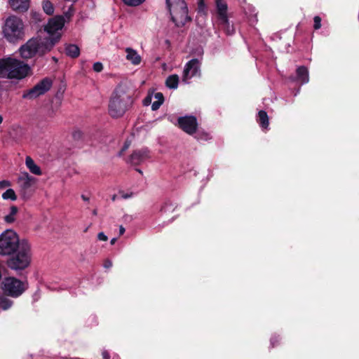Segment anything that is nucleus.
<instances>
[{
    "label": "nucleus",
    "instance_id": "f257e3e1",
    "mask_svg": "<svg viewBox=\"0 0 359 359\" xmlns=\"http://www.w3.org/2000/svg\"><path fill=\"white\" fill-rule=\"evenodd\" d=\"M63 27V18L55 16L50 18L44 26V30L48 36L43 37L39 35L29 39L20 47L18 52L20 57L27 60L36 55L42 56L50 52L61 39Z\"/></svg>",
    "mask_w": 359,
    "mask_h": 359
},
{
    "label": "nucleus",
    "instance_id": "f03ea898",
    "mask_svg": "<svg viewBox=\"0 0 359 359\" xmlns=\"http://www.w3.org/2000/svg\"><path fill=\"white\" fill-rule=\"evenodd\" d=\"M134 90L128 83H121L113 91L109 102V114L112 118H119L131 107Z\"/></svg>",
    "mask_w": 359,
    "mask_h": 359
},
{
    "label": "nucleus",
    "instance_id": "7ed1b4c3",
    "mask_svg": "<svg viewBox=\"0 0 359 359\" xmlns=\"http://www.w3.org/2000/svg\"><path fill=\"white\" fill-rule=\"evenodd\" d=\"M31 70L24 62L12 57L0 59V78L20 80L25 78Z\"/></svg>",
    "mask_w": 359,
    "mask_h": 359
},
{
    "label": "nucleus",
    "instance_id": "20e7f679",
    "mask_svg": "<svg viewBox=\"0 0 359 359\" xmlns=\"http://www.w3.org/2000/svg\"><path fill=\"white\" fill-rule=\"evenodd\" d=\"M3 34L9 43H16L23 40L26 34L23 20L13 15L8 17L3 26Z\"/></svg>",
    "mask_w": 359,
    "mask_h": 359
},
{
    "label": "nucleus",
    "instance_id": "39448f33",
    "mask_svg": "<svg viewBox=\"0 0 359 359\" xmlns=\"http://www.w3.org/2000/svg\"><path fill=\"white\" fill-rule=\"evenodd\" d=\"M8 261V266L11 269L23 270L29 266L32 259L31 245L27 240L20 241L19 248Z\"/></svg>",
    "mask_w": 359,
    "mask_h": 359
},
{
    "label": "nucleus",
    "instance_id": "423d86ee",
    "mask_svg": "<svg viewBox=\"0 0 359 359\" xmlns=\"http://www.w3.org/2000/svg\"><path fill=\"white\" fill-rule=\"evenodd\" d=\"M20 241L18 234L11 229L4 231L0 235V255H11L19 248Z\"/></svg>",
    "mask_w": 359,
    "mask_h": 359
},
{
    "label": "nucleus",
    "instance_id": "0eeeda50",
    "mask_svg": "<svg viewBox=\"0 0 359 359\" xmlns=\"http://www.w3.org/2000/svg\"><path fill=\"white\" fill-rule=\"evenodd\" d=\"M27 288V283L13 277L6 278L3 281V290L5 294L12 297L20 296Z\"/></svg>",
    "mask_w": 359,
    "mask_h": 359
},
{
    "label": "nucleus",
    "instance_id": "6e6552de",
    "mask_svg": "<svg viewBox=\"0 0 359 359\" xmlns=\"http://www.w3.org/2000/svg\"><path fill=\"white\" fill-rule=\"evenodd\" d=\"M52 85V79L46 77L37 83L33 88L25 91L22 94V98L27 100L36 99L48 92L51 88Z\"/></svg>",
    "mask_w": 359,
    "mask_h": 359
},
{
    "label": "nucleus",
    "instance_id": "1a4fd4ad",
    "mask_svg": "<svg viewBox=\"0 0 359 359\" xmlns=\"http://www.w3.org/2000/svg\"><path fill=\"white\" fill-rule=\"evenodd\" d=\"M201 60L191 59L186 63L182 74V82L186 84L189 83L190 79L194 77L201 76Z\"/></svg>",
    "mask_w": 359,
    "mask_h": 359
},
{
    "label": "nucleus",
    "instance_id": "9d476101",
    "mask_svg": "<svg viewBox=\"0 0 359 359\" xmlns=\"http://www.w3.org/2000/svg\"><path fill=\"white\" fill-rule=\"evenodd\" d=\"M170 13L172 18V20L177 27H182L187 22L190 20V18L188 15V8L186 4H184V6L172 8L170 11Z\"/></svg>",
    "mask_w": 359,
    "mask_h": 359
},
{
    "label": "nucleus",
    "instance_id": "9b49d317",
    "mask_svg": "<svg viewBox=\"0 0 359 359\" xmlns=\"http://www.w3.org/2000/svg\"><path fill=\"white\" fill-rule=\"evenodd\" d=\"M180 128L189 135H194L198 127L197 119L194 116H185L178 118Z\"/></svg>",
    "mask_w": 359,
    "mask_h": 359
},
{
    "label": "nucleus",
    "instance_id": "f8f14e48",
    "mask_svg": "<svg viewBox=\"0 0 359 359\" xmlns=\"http://www.w3.org/2000/svg\"><path fill=\"white\" fill-rule=\"evenodd\" d=\"M150 158L149 151L146 149H141L134 151L130 158V161L133 165H139Z\"/></svg>",
    "mask_w": 359,
    "mask_h": 359
},
{
    "label": "nucleus",
    "instance_id": "ddd939ff",
    "mask_svg": "<svg viewBox=\"0 0 359 359\" xmlns=\"http://www.w3.org/2000/svg\"><path fill=\"white\" fill-rule=\"evenodd\" d=\"M296 76L290 77L292 81H297L301 84L307 83L309 81V70L305 66H300L296 70Z\"/></svg>",
    "mask_w": 359,
    "mask_h": 359
},
{
    "label": "nucleus",
    "instance_id": "4468645a",
    "mask_svg": "<svg viewBox=\"0 0 359 359\" xmlns=\"http://www.w3.org/2000/svg\"><path fill=\"white\" fill-rule=\"evenodd\" d=\"M219 21L228 25L227 4L224 0H215Z\"/></svg>",
    "mask_w": 359,
    "mask_h": 359
},
{
    "label": "nucleus",
    "instance_id": "2eb2a0df",
    "mask_svg": "<svg viewBox=\"0 0 359 359\" xmlns=\"http://www.w3.org/2000/svg\"><path fill=\"white\" fill-rule=\"evenodd\" d=\"M126 59L133 65H139L142 62V57L138 52L130 48L127 47L125 48Z\"/></svg>",
    "mask_w": 359,
    "mask_h": 359
},
{
    "label": "nucleus",
    "instance_id": "dca6fc26",
    "mask_svg": "<svg viewBox=\"0 0 359 359\" xmlns=\"http://www.w3.org/2000/svg\"><path fill=\"white\" fill-rule=\"evenodd\" d=\"M9 5L13 11H27L29 7V0H9Z\"/></svg>",
    "mask_w": 359,
    "mask_h": 359
},
{
    "label": "nucleus",
    "instance_id": "f3484780",
    "mask_svg": "<svg viewBox=\"0 0 359 359\" xmlns=\"http://www.w3.org/2000/svg\"><path fill=\"white\" fill-rule=\"evenodd\" d=\"M257 121L263 130L269 129V119L267 113L264 110L258 112Z\"/></svg>",
    "mask_w": 359,
    "mask_h": 359
},
{
    "label": "nucleus",
    "instance_id": "a211bd4d",
    "mask_svg": "<svg viewBox=\"0 0 359 359\" xmlns=\"http://www.w3.org/2000/svg\"><path fill=\"white\" fill-rule=\"evenodd\" d=\"M25 164L32 173L36 175H40L41 174L40 168L34 163L31 157H26Z\"/></svg>",
    "mask_w": 359,
    "mask_h": 359
},
{
    "label": "nucleus",
    "instance_id": "6ab92c4d",
    "mask_svg": "<svg viewBox=\"0 0 359 359\" xmlns=\"http://www.w3.org/2000/svg\"><path fill=\"white\" fill-rule=\"evenodd\" d=\"M66 55L72 58H76L79 56L80 49L75 44H67L65 46Z\"/></svg>",
    "mask_w": 359,
    "mask_h": 359
},
{
    "label": "nucleus",
    "instance_id": "aec40b11",
    "mask_svg": "<svg viewBox=\"0 0 359 359\" xmlns=\"http://www.w3.org/2000/svg\"><path fill=\"white\" fill-rule=\"evenodd\" d=\"M155 100L151 103V109L156 111L159 109L164 102V97L161 93H155L154 95Z\"/></svg>",
    "mask_w": 359,
    "mask_h": 359
},
{
    "label": "nucleus",
    "instance_id": "412c9836",
    "mask_svg": "<svg viewBox=\"0 0 359 359\" xmlns=\"http://www.w3.org/2000/svg\"><path fill=\"white\" fill-rule=\"evenodd\" d=\"M179 84V76L177 74L169 76L165 81V85L168 88L176 89Z\"/></svg>",
    "mask_w": 359,
    "mask_h": 359
},
{
    "label": "nucleus",
    "instance_id": "4be33fe9",
    "mask_svg": "<svg viewBox=\"0 0 359 359\" xmlns=\"http://www.w3.org/2000/svg\"><path fill=\"white\" fill-rule=\"evenodd\" d=\"M194 134V137L198 141H206L211 139L210 135L203 130H196Z\"/></svg>",
    "mask_w": 359,
    "mask_h": 359
},
{
    "label": "nucleus",
    "instance_id": "5701e85b",
    "mask_svg": "<svg viewBox=\"0 0 359 359\" xmlns=\"http://www.w3.org/2000/svg\"><path fill=\"white\" fill-rule=\"evenodd\" d=\"M185 1L184 0H166V5L169 11L172 8L179 6H184Z\"/></svg>",
    "mask_w": 359,
    "mask_h": 359
},
{
    "label": "nucleus",
    "instance_id": "b1692460",
    "mask_svg": "<svg viewBox=\"0 0 359 359\" xmlns=\"http://www.w3.org/2000/svg\"><path fill=\"white\" fill-rule=\"evenodd\" d=\"M18 212V208L13 205L10 208V213L5 216L4 219L7 223H11L15 220V216Z\"/></svg>",
    "mask_w": 359,
    "mask_h": 359
},
{
    "label": "nucleus",
    "instance_id": "393cba45",
    "mask_svg": "<svg viewBox=\"0 0 359 359\" xmlns=\"http://www.w3.org/2000/svg\"><path fill=\"white\" fill-rule=\"evenodd\" d=\"M42 7H43V11L47 15H52L54 13L53 5L50 1H49L48 0H45L43 1Z\"/></svg>",
    "mask_w": 359,
    "mask_h": 359
},
{
    "label": "nucleus",
    "instance_id": "a878e982",
    "mask_svg": "<svg viewBox=\"0 0 359 359\" xmlns=\"http://www.w3.org/2000/svg\"><path fill=\"white\" fill-rule=\"evenodd\" d=\"M12 303V301H11L8 297L0 295V307L2 309L6 310L9 309L11 306Z\"/></svg>",
    "mask_w": 359,
    "mask_h": 359
},
{
    "label": "nucleus",
    "instance_id": "bb28decb",
    "mask_svg": "<svg viewBox=\"0 0 359 359\" xmlns=\"http://www.w3.org/2000/svg\"><path fill=\"white\" fill-rule=\"evenodd\" d=\"M2 198L4 200L15 201L17 199V196L13 189H8L3 193Z\"/></svg>",
    "mask_w": 359,
    "mask_h": 359
},
{
    "label": "nucleus",
    "instance_id": "cd10ccee",
    "mask_svg": "<svg viewBox=\"0 0 359 359\" xmlns=\"http://www.w3.org/2000/svg\"><path fill=\"white\" fill-rule=\"evenodd\" d=\"M74 10L73 6L72 5L69 7L68 10L66 12H65L64 15H60V17L63 18L64 24L70 20V18L74 14Z\"/></svg>",
    "mask_w": 359,
    "mask_h": 359
},
{
    "label": "nucleus",
    "instance_id": "c85d7f7f",
    "mask_svg": "<svg viewBox=\"0 0 359 359\" xmlns=\"http://www.w3.org/2000/svg\"><path fill=\"white\" fill-rule=\"evenodd\" d=\"M219 24L222 26L227 34L231 35L234 33V29L233 26L230 25L229 21L228 20V25L219 21Z\"/></svg>",
    "mask_w": 359,
    "mask_h": 359
},
{
    "label": "nucleus",
    "instance_id": "c756f323",
    "mask_svg": "<svg viewBox=\"0 0 359 359\" xmlns=\"http://www.w3.org/2000/svg\"><path fill=\"white\" fill-rule=\"evenodd\" d=\"M145 0H123L125 4L130 6H137L142 3H143Z\"/></svg>",
    "mask_w": 359,
    "mask_h": 359
},
{
    "label": "nucleus",
    "instance_id": "7c9ffc66",
    "mask_svg": "<svg viewBox=\"0 0 359 359\" xmlns=\"http://www.w3.org/2000/svg\"><path fill=\"white\" fill-rule=\"evenodd\" d=\"M313 22V27L315 29H319L321 27V18L319 16L314 17Z\"/></svg>",
    "mask_w": 359,
    "mask_h": 359
},
{
    "label": "nucleus",
    "instance_id": "2f4dec72",
    "mask_svg": "<svg viewBox=\"0 0 359 359\" xmlns=\"http://www.w3.org/2000/svg\"><path fill=\"white\" fill-rule=\"evenodd\" d=\"M119 194L123 199H128L132 198L135 194L133 192H124L123 191H119Z\"/></svg>",
    "mask_w": 359,
    "mask_h": 359
},
{
    "label": "nucleus",
    "instance_id": "473e14b6",
    "mask_svg": "<svg viewBox=\"0 0 359 359\" xmlns=\"http://www.w3.org/2000/svg\"><path fill=\"white\" fill-rule=\"evenodd\" d=\"M93 69L95 72H100L103 69V65L100 62H95Z\"/></svg>",
    "mask_w": 359,
    "mask_h": 359
},
{
    "label": "nucleus",
    "instance_id": "72a5a7b5",
    "mask_svg": "<svg viewBox=\"0 0 359 359\" xmlns=\"http://www.w3.org/2000/svg\"><path fill=\"white\" fill-rule=\"evenodd\" d=\"M198 13L205 14L206 11V6L204 1L198 2Z\"/></svg>",
    "mask_w": 359,
    "mask_h": 359
},
{
    "label": "nucleus",
    "instance_id": "f704fd0d",
    "mask_svg": "<svg viewBox=\"0 0 359 359\" xmlns=\"http://www.w3.org/2000/svg\"><path fill=\"white\" fill-rule=\"evenodd\" d=\"M11 185V184L8 180L0 181V189H4L6 187H10Z\"/></svg>",
    "mask_w": 359,
    "mask_h": 359
},
{
    "label": "nucleus",
    "instance_id": "c9c22d12",
    "mask_svg": "<svg viewBox=\"0 0 359 359\" xmlns=\"http://www.w3.org/2000/svg\"><path fill=\"white\" fill-rule=\"evenodd\" d=\"M154 97V96L152 95H148L147 96L144 101H143V104L144 106H148L151 103V100H152V98Z\"/></svg>",
    "mask_w": 359,
    "mask_h": 359
},
{
    "label": "nucleus",
    "instance_id": "e433bc0d",
    "mask_svg": "<svg viewBox=\"0 0 359 359\" xmlns=\"http://www.w3.org/2000/svg\"><path fill=\"white\" fill-rule=\"evenodd\" d=\"M278 337L277 336H272L270 339L271 346L274 347L276 344L278 342Z\"/></svg>",
    "mask_w": 359,
    "mask_h": 359
},
{
    "label": "nucleus",
    "instance_id": "4c0bfd02",
    "mask_svg": "<svg viewBox=\"0 0 359 359\" xmlns=\"http://www.w3.org/2000/svg\"><path fill=\"white\" fill-rule=\"evenodd\" d=\"M97 238L100 241H107L108 237L103 232H100L97 234Z\"/></svg>",
    "mask_w": 359,
    "mask_h": 359
},
{
    "label": "nucleus",
    "instance_id": "58836bf2",
    "mask_svg": "<svg viewBox=\"0 0 359 359\" xmlns=\"http://www.w3.org/2000/svg\"><path fill=\"white\" fill-rule=\"evenodd\" d=\"M19 180H25V187H29L30 185V183H29L30 177L29 176L28 174H26V177L25 178L20 177Z\"/></svg>",
    "mask_w": 359,
    "mask_h": 359
},
{
    "label": "nucleus",
    "instance_id": "ea45409f",
    "mask_svg": "<svg viewBox=\"0 0 359 359\" xmlns=\"http://www.w3.org/2000/svg\"><path fill=\"white\" fill-rule=\"evenodd\" d=\"M103 266H104V268L107 269H110L112 266L111 261L109 259H106L104 262Z\"/></svg>",
    "mask_w": 359,
    "mask_h": 359
},
{
    "label": "nucleus",
    "instance_id": "a19ab883",
    "mask_svg": "<svg viewBox=\"0 0 359 359\" xmlns=\"http://www.w3.org/2000/svg\"><path fill=\"white\" fill-rule=\"evenodd\" d=\"M102 354L103 359H109L110 356H109V353L107 351H103Z\"/></svg>",
    "mask_w": 359,
    "mask_h": 359
},
{
    "label": "nucleus",
    "instance_id": "79ce46f5",
    "mask_svg": "<svg viewBox=\"0 0 359 359\" xmlns=\"http://www.w3.org/2000/svg\"><path fill=\"white\" fill-rule=\"evenodd\" d=\"M125 228L123 226H119V234L123 235L125 232Z\"/></svg>",
    "mask_w": 359,
    "mask_h": 359
},
{
    "label": "nucleus",
    "instance_id": "37998d69",
    "mask_svg": "<svg viewBox=\"0 0 359 359\" xmlns=\"http://www.w3.org/2000/svg\"><path fill=\"white\" fill-rule=\"evenodd\" d=\"M81 198L85 201H89V198L88 197H86V196H84V195H82Z\"/></svg>",
    "mask_w": 359,
    "mask_h": 359
},
{
    "label": "nucleus",
    "instance_id": "c03bdc74",
    "mask_svg": "<svg viewBox=\"0 0 359 359\" xmlns=\"http://www.w3.org/2000/svg\"><path fill=\"white\" fill-rule=\"evenodd\" d=\"M116 238H112V239L111 240L110 243H111V245H114V244L116 243Z\"/></svg>",
    "mask_w": 359,
    "mask_h": 359
},
{
    "label": "nucleus",
    "instance_id": "a18cd8bd",
    "mask_svg": "<svg viewBox=\"0 0 359 359\" xmlns=\"http://www.w3.org/2000/svg\"><path fill=\"white\" fill-rule=\"evenodd\" d=\"M97 210H96V209L93 210V215H97Z\"/></svg>",
    "mask_w": 359,
    "mask_h": 359
},
{
    "label": "nucleus",
    "instance_id": "49530a36",
    "mask_svg": "<svg viewBox=\"0 0 359 359\" xmlns=\"http://www.w3.org/2000/svg\"><path fill=\"white\" fill-rule=\"evenodd\" d=\"M2 121H3V117H2V116L0 115V125L1 124Z\"/></svg>",
    "mask_w": 359,
    "mask_h": 359
},
{
    "label": "nucleus",
    "instance_id": "de8ad7c7",
    "mask_svg": "<svg viewBox=\"0 0 359 359\" xmlns=\"http://www.w3.org/2000/svg\"><path fill=\"white\" fill-rule=\"evenodd\" d=\"M116 195H114V196H112V201H115V200H116Z\"/></svg>",
    "mask_w": 359,
    "mask_h": 359
},
{
    "label": "nucleus",
    "instance_id": "09e8293b",
    "mask_svg": "<svg viewBox=\"0 0 359 359\" xmlns=\"http://www.w3.org/2000/svg\"><path fill=\"white\" fill-rule=\"evenodd\" d=\"M137 170L139 172L142 173V171H141L140 170L137 169Z\"/></svg>",
    "mask_w": 359,
    "mask_h": 359
},
{
    "label": "nucleus",
    "instance_id": "8fccbe9b",
    "mask_svg": "<svg viewBox=\"0 0 359 359\" xmlns=\"http://www.w3.org/2000/svg\"><path fill=\"white\" fill-rule=\"evenodd\" d=\"M204 1V0H198V2Z\"/></svg>",
    "mask_w": 359,
    "mask_h": 359
},
{
    "label": "nucleus",
    "instance_id": "3c124183",
    "mask_svg": "<svg viewBox=\"0 0 359 359\" xmlns=\"http://www.w3.org/2000/svg\"><path fill=\"white\" fill-rule=\"evenodd\" d=\"M53 60L57 61V59L55 57H53Z\"/></svg>",
    "mask_w": 359,
    "mask_h": 359
}]
</instances>
